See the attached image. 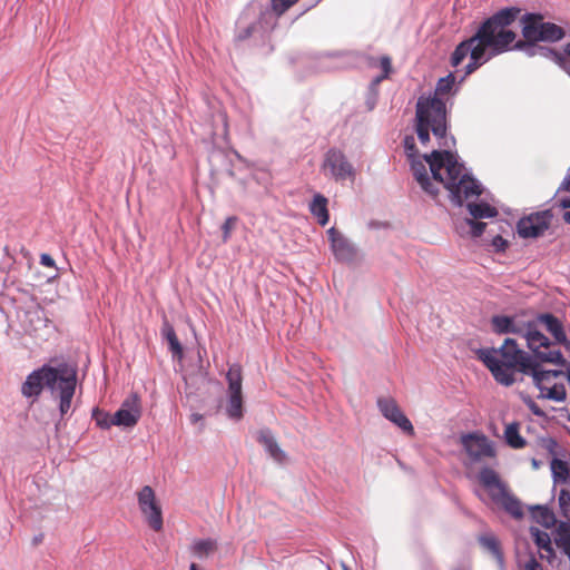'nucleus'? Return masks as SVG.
I'll return each instance as SVG.
<instances>
[{
    "mask_svg": "<svg viewBox=\"0 0 570 570\" xmlns=\"http://www.w3.org/2000/svg\"><path fill=\"white\" fill-rule=\"evenodd\" d=\"M323 167L325 170L328 169L336 180H345L354 175L352 165L338 149H330L326 153Z\"/></svg>",
    "mask_w": 570,
    "mask_h": 570,
    "instance_id": "nucleus-14",
    "label": "nucleus"
},
{
    "mask_svg": "<svg viewBox=\"0 0 570 570\" xmlns=\"http://www.w3.org/2000/svg\"><path fill=\"white\" fill-rule=\"evenodd\" d=\"M298 1L299 0H271L272 11L277 17H281Z\"/></svg>",
    "mask_w": 570,
    "mask_h": 570,
    "instance_id": "nucleus-34",
    "label": "nucleus"
},
{
    "mask_svg": "<svg viewBox=\"0 0 570 570\" xmlns=\"http://www.w3.org/2000/svg\"><path fill=\"white\" fill-rule=\"evenodd\" d=\"M520 12L521 10L517 7H508L485 19L472 37L455 47L451 56V65L458 67L470 56L466 75H471L495 56L512 49H524L525 42L517 41V33L510 29Z\"/></svg>",
    "mask_w": 570,
    "mask_h": 570,
    "instance_id": "nucleus-1",
    "label": "nucleus"
},
{
    "mask_svg": "<svg viewBox=\"0 0 570 570\" xmlns=\"http://www.w3.org/2000/svg\"><path fill=\"white\" fill-rule=\"evenodd\" d=\"M461 444L472 463L495 456L493 443L483 434L476 432L464 434L461 436Z\"/></svg>",
    "mask_w": 570,
    "mask_h": 570,
    "instance_id": "nucleus-9",
    "label": "nucleus"
},
{
    "mask_svg": "<svg viewBox=\"0 0 570 570\" xmlns=\"http://www.w3.org/2000/svg\"><path fill=\"white\" fill-rule=\"evenodd\" d=\"M560 205L563 208H570V196L560 199Z\"/></svg>",
    "mask_w": 570,
    "mask_h": 570,
    "instance_id": "nucleus-46",
    "label": "nucleus"
},
{
    "mask_svg": "<svg viewBox=\"0 0 570 570\" xmlns=\"http://www.w3.org/2000/svg\"><path fill=\"white\" fill-rule=\"evenodd\" d=\"M404 147L409 151L410 157H414L417 153L415 141L412 136H406L404 139Z\"/></svg>",
    "mask_w": 570,
    "mask_h": 570,
    "instance_id": "nucleus-39",
    "label": "nucleus"
},
{
    "mask_svg": "<svg viewBox=\"0 0 570 570\" xmlns=\"http://www.w3.org/2000/svg\"><path fill=\"white\" fill-rule=\"evenodd\" d=\"M327 235L332 249H348V242L340 230L332 227L327 230Z\"/></svg>",
    "mask_w": 570,
    "mask_h": 570,
    "instance_id": "nucleus-31",
    "label": "nucleus"
},
{
    "mask_svg": "<svg viewBox=\"0 0 570 570\" xmlns=\"http://www.w3.org/2000/svg\"><path fill=\"white\" fill-rule=\"evenodd\" d=\"M377 407L382 415L392 422L394 425L400 428L404 433L409 435L414 434V428L411 421L402 412L397 403L391 397H381L377 400Z\"/></svg>",
    "mask_w": 570,
    "mask_h": 570,
    "instance_id": "nucleus-13",
    "label": "nucleus"
},
{
    "mask_svg": "<svg viewBox=\"0 0 570 570\" xmlns=\"http://www.w3.org/2000/svg\"><path fill=\"white\" fill-rule=\"evenodd\" d=\"M504 436L507 443L513 449H521L525 445L524 439L519 433L518 423L507 425Z\"/></svg>",
    "mask_w": 570,
    "mask_h": 570,
    "instance_id": "nucleus-27",
    "label": "nucleus"
},
{
    "mask_svg": "<svg viewBox=\"0 0 570 570\" xmlns=\"http://www.w3.org/2000/svg\"><path fill=\"white\" fill-rule=\"evenodd\" d=\"M254 30H255V24H253V23L247 26L246 28L239 30L235 36L236 41H244V40L250 38Z\"/></svg>",
    "mask_w": 570,
    "mask_h": 570,
    "instance_id": "nucleus-38",
    "label": "nucleus"
},
{
    "mask_svg": "<svg viewBox=\"0 0 570 570\" xmlns=\"http://www.w3.org/2000/svg\"><path fill=\"white\" fill-rule=\"evenodd\" d=\"M334 253H335V257L337 261H344L347 258V255L351 254L352 252L341 250V252H334Z\"/></svg>",
    "mask_w": 570,
    "mask_h": 570,
    "instance_id": "nucleus-45",
    "label": "nucleus"
},
{
    "mask_svg": "<svg viewBox=\"0 0 570 570\" xmlns=\"http://www.w3.org/2000/svg\"><path fill=\"white\" fill-rule=\"evenodd\" d=\"M543 28V42H557L561 40L566 36V31L562 27L553 23V22H546Z\"/></svg>",
    "mask_w": 570,
    "mask_h": 570,
    "instance_id": "nucleus-28",
    "label": "nucleus"
},
{
    "mask_svg": "<svg viewBox=\"0 0 570 570\" xmlns=\"http://www.w3.org/2000/svg\"><path fill=\"white\" fill-rule=\"evenodd\" d=\"M40 263L46 267L55 268V259L48 253H42Z\"/></svg>",
    "mask_w": 570,
    "mask_h": 570,
    "instance_id": "nucleus-42",
    "label": "nucleus"
},
{
    "mask_svg": "<svg viewBox=\"0 0 570 570\" xmlns=\"http://www.w3.org/2000/svg\"><path fill=\"white\" fill-rule=\"evenodd\" d=\"M228 383L226 413L232 420L243 417L242 371L238 365H232L226 374Z\"/></svg>",
    "mask_w": 570,
    "mask_h": 570,
    "instance_id": "nucleus-8",
    "label": "nucleus"
},
{
    "mask_svg": "<svg viewBox=\"0 0 570 570\" xmlns=\"http://www.w3.org/2000/svg\"><path fill=\"white\" fill-rule=\"evenodd\" d=\"M567 393L563 384L553 383L546 392L540 393V397L562 402L566 400Z\"/></svg>",
    "mask_w": 570,
    "mask_h": 570,
    "instance_id": "nucleus-30",
    "label": "nucleus"
},
{
    "mask_svg": "<svg viewBox=\"0 0 570 570\" xmlns=\"http://www.w3.org/2000/svg\"><path fill=\"white\" fill-rule=\"evenodd\" d=\"M479 482L488 491L491 500L504 509L511 517H523L521 502L512 495L507 485L500 480L499 474L491 468H483L478 475Z\"/></svg>",
    "mask_w": 570,
    "mask_h": 570,
    "instance_id": "nucleus-7",
    "label": "nucleus"
},
{
    "mask_svg": "<svg viewBox=\"0 0 570 570\" xmlns=\"http://www.w3.org/2000/svg\"><path fill=\"white\" fill-rule=\"evenodd\" d=\"M237 223V218L232 216V217H228L224 224H223V233H224V238H226L230 230L235 228V225Z\"/></svg>",
    "mask_w": 570,
    "mask_h": 570,
    "instance_id": "nucleus-40",
    "label": "nucleus"
},
{
    "mask_svg": "<svg viewBox=\"0 0 570 570\" xmlns=\"http://www.w3.org/2000/svg\"><path fill=\"white\" fill-rule=\"evenodd\" d=\"M377 67L382 70V73L373 79V83L377 85L382 80L387 79L392 73V60L389 56H382L379 59Z\"/></svg>",
    "mask_w": 570,
    "mask_h": 570,
    "instance_id": "nucleus-32",
    "label": "nucleus"
},
{
    "mask_svg": "<svg viewBox=\"0 0 570 570\" xmlns=\"http://www.w3.org/2000/svg\"><path fill=\"white\" fill-rule=\"evenodd\" d=\"M481 546L490 551L499 561H502L499 541L492 533H485L479 538Z\"/></svg>",
    "mask_w": 570,
    "mask_h": 570,
    "instance_id": "nucleus-29",
    "label": "nucleus"
},
{
    "mask_svg": "<svg viewBox=\"0 0 570 570\" xmlns=\"http://www.w3.org/2000/svg\"><path fill=\"white\" fill-rule=\"evenodd\" d=\"M551 473L554 483L570 482V466L563 460L552 458L550 462Z\"/></svg>",
    "mask_w": 570,
    "mask_h": 570,
    "instance_id": "nucleus-21",
    "label": "nucleus"
},
{
    "mask_svg": "<svg viewBox=\"0 0 570 570\" xmlns=\"http://www.w3.org/2000/svg\"><path fill=\"white\" fill-rule=\"evenodd\" d=\"M563 188L567 190V191H570V178H567L563 184H562Z\"/></svg>",
    "mask_w": 570,
    "mask_h": 570,
    "instance_id": "nucleus-48",
    "label": "nucleus"
},
{
    "mask_svg": "<svg viewBox=\"0 0 570 570\" xmlns=\"http://www.w3.org/2000/svg\"><path fill=\"white\" fill-rule=\"evenodd\" d=\"M531 312H521L514 315H494L491 318L492 330L497 334H515L522 336L527 326Z\"/></svg>",
    "mask_w": 570,
    "mask_h": 570,
    "instance_id": "nucleus-12",
    "label": "nucleus"
},
{
    "mask_svg": "<svg viewBox=\"0 0 570 570\" xmlns=\"http://www.w3.org/2000/svg\"><path fill=\"white\" fill-rule=\"evenodd\" d=\"M327 204V198L322 194H316L309 204V212L321 226H325L330 220Z\"/></svg>",
    "mask_w": 570,
    "mask_h": 570,
    "instance_id": "nucleus-20",
    "label": "nucleus"
},
{
    "mask_svg": "<svg viewBox=\"0 0 570 570\" xmlns=\"http://www.w3.org/2000/svg\"><path fill=\"white\" fill-rule=\"evenodd\" d=\"M564 53L570 57V42H568L564 47Z\"/></svg>",
    "mask_w": 570,
    "mask_h": 570,
    "instance_id": "nucleus-50",
    "label": "nucleus"
},
{
    "mask_svg": "<svg viewBox=\"0 0 570 570\" xmlns=\"http://www.w3.org/2000/svg\"><path fill=\"white\" fill-rule=\"evenodd\" d=\"M256 439L274 461L278 463L285 462L286 453L279 448L271 430H259Z\"/></svg>",
    "mask_w": 570,
    "mask_h": 570,
    "instance_id": "nucleus-18",
    "label": "nucleus"
},
{
    "mask_svg": "<svg viewBox=\"0 0 570 570\" xmlns=\"http://www.w3.org/2000/svg\"><path fill=\"white\" fill-rule=\"evenodd\" d=\"M559 507L561 514L570 521V492L562 489L559 494Z\"/></svg>",
    "mask_w": 570,
    "mask_h": 570,
    "instance_id": "nucleus-35",
    "label": "nucleus"
},
{
    "mask_svg": "<svg viewBox=\"0 0 570 570\" xmlns=\"http://www.w3.org/2000/svg\"><path fill=\"white\" fill-rule=\"evenodd\" d=\"M546 21L540 13H525L521 18L522 36L524 38L525 47H531L542 41L543 28Z\"/></svg>",
    "mask_w": 570,
    "mask_h": 570,
    "instance_id": "nucleus-16",
    "label": "nucleus"
},
{
    "mask_svg": "<svg viewBox=\"0 0 570 570\" xmlns=\"http://www.w3.org/2000/svg\"><path fill=\"white\" fill-rule=\"evenodd\" d=\"M532 518L547 529L556 525L557 519L552 510L544 505H535L532 508Z\"/></svg>",
    "mask_w": 570,
    "mask_h": 570,
    "instance_id": "nucleus-23",
    "label": "nucleus"
},
{
    "mask_svg": "<svg viewBox=\"0 0 570 570\" xmlns=\"http://www.w3.org/2000/svg\"><path fill=\"white\" fill-rule=\"evenodd\" d=\"M161 335L168 342L169 350L173 353V355L180 358L183 356V347L177 338L173 325L168 321H165L163 323Z\"/></svg>",
    "mask_w": 570,
    "mask_h": 570,
    "instance_id": "nucleus-22",
    "label": "nucleus"
},
{
    "mask_svg": "<svg viewBox=\"0 0 570 570\" xmlns=\"http://www.w3.org/2000/svg\"><path fill=\"white\" fill-rule=\"evenodd\" d=\"M140 417V403L137 394L126 399L120 409L112 415L114 425L131 428L137 424Z\"/></svg>",
    "mask_w": 570,
    "mask_h": 570,
    "instance_id": "nucleus-15",
    "label": "nucleus"
},
{
    "mask_svg": "<svg viewBox=\"0 0 570 570\" xmlns=\"http://www.w3.org/2000/svg\"><path fill=\"white\" fill-rule=\"evenodd\" d=\"M550 210L530 214L518 222L517 230L522 238H537L544 234L551 225Z\"/></svg>",
    "mask_w": 570,
    "mask_h": 570,
    "instance_id": "nucleus-11",
    "label": "nucleus"
},
{
    "mask_svg": "<svg viewBox=\"0 0 570 570\" xmlns=\"http://www.w3.org/2000/svg\"><path fill=\"white\" fill-rule=\"evenodd\" d=\"M216 548H217L216 540L207 538V539L195 540L191 543L189 550L195 557L203 559V558L207 557L208 554H210L212 552H214L216 550Z\"/></svg>",
    "mask_w": 570,
    "mask_h": 570,
    "instance_id": "nucleus-24",
    "label": "nucleus"
},
{
    "mask_svg": "<svg viewBox=\"0 0 570 570\" xmlns=\"http://www.w3.org/2000/svg\"><path fill=\"white\" fill-rule=\"evenodd\" d=\"M92 419L96 421V424L104 430L109 429L111 425H114V419L112 416L99 409L92 410Z\"/></svg>",
    "mask_w": 570,
    "mask_h": 570,
    "instance_id": "nucleus-33",
    "label": "nucleus"
},
{
    "mask_svg": "<svg viewBox=\"0 0 570 570\" xmlns=\"http://www.w3.org/2000/svg\"><path fill=\"white\" fill-rule=\"evenodd\" d=\"M76 384L77 374L75 368L67 364H60L56 367L43 365L26 377L21 386V394L35 402L46 386L53 396L59 399V411L61 415H65L71 407Z\"/></svg>",
    "mask_w": 570,
    "mask_h": 570,
    "instance_id": "nucleus-2",
    "label": "nucleus"
},
{
    "mask_svg": "<svg viewBox=\"0 0 570 570\" xmlns=\"http://www.w3.org/2000/svg\"><path fill=\"white\" fill-rule=\"evenodd\" d=\"M469 224L471 225V233L474 237L480 236L485 228V224L481 222L469 220Z\"/></svg>",
    "mask_w": 570,
    "mask_h": 570,
    "instance_id": "nucleus-41",
    "label": "nucleus"
},
{
    "mask_svg": "<svg viewBox=\"0 0 570 570\" xmlns=\"http://www.w3.org/2000/svg\"><path fill=\"white\" fill-rule=\"evenodd\" d=\"M190 419H191L193 423H197L203 420V415L198 414V413H194V414H191Z\"/></svg>",
    "mask_w": 570,
    "mask_h": 570,
    "instance_id": "nucleus-47",
    "label": "nucleus"
},
{
    "mask_svg": "<svg viewBox=\"0 0 570 570\" xmlns=\"http://www.w3.org/2000/svg\"><path fill=\"white\" fill-rule=\"evenodd\" d=\"M540 50L546 55V56H551L552 59L558 62L559 65H561L566 71L570 75V62H564V58L561 53L554 51V50H551V49H546V48H540Z\"/></svg>",
    "mask_w": 570,
    "mask_h": 570,
    "instance_id": "nucleus-37",
    "label": "nucleus"
},
{
    "mask_svg": "<svg viewBox=\"0 0 570 570\" xmlns=\"http://www.w3.org/2000/svg\"><path fill=\"white\" fill-rule=\"evenodd\" d=\"M138 505L149 527L155 531H160L163 529V513L151 487L145 485L138 492Z\"/></svg>",
    "mask_w": 570,
    "mask_h": 570,
    "instance_id": "nucleus-10",
    "label": "nucleus"
},
{
    "mask_svg": "<svg viewBox=\"0 0 570 570\" xmlns=\"http://www.w3.org/2000/svg\"><path fill=\"white\" fill-rule=\"evenodd\" d=\"M424 159L430 166L433 179L444 185L455 204L462 205L464 200L481 194V186L474 178L463 173V165L458 163L451 151L433 150L430 155H425Z\"/></svg>",
    "mask_w": 570,
    "mask_h": 570,
    "instance_id": "nucleus-3",
    "label": "nucleus"
},
{
    "mask_svg": "<svg viewBox=\"0 0 570 570\" xmlns=\"http://www.w3.org/2000/svg\"><path fill=\"white\" fill-rule=\"evenodd\" d=\"M549 332L554 342L564 344L567 336L561 321L551 313H532L529 318V326L525 327L521 337L527 342L528 348L533 357L542 363L563 365L566 360L560 350L552 348V342L541 330Z\"/></svg>",
    "mask_w": 570,
    "mask_h": 570,
    "instance_id": "nucleus-4",
    "label": "nucleus"
},
{
    "mask_svg": "<svg viewBox=\"0 0 570 570\" xmlns=\"http://www.w3.org/2000/svg\"><path fill=\"white\" fill-rule=\"evenodd\" d=\"M455 82V76L449 73L439 79L434 96H421L416 102L415 131L421 144L430 141V131L436 138H444L446 135V108L445 102L439 96L448 95Z\"/></svg>",
    "mask_w": 570,
    "mask_h": 570,
    "instance_id": "nucleus-5",
    "label": "nucleus"
},
{
    "mask_svg": "<svg viewBox=\"0 0 570 570\" xmlns=\"http://www.w3.org/2000/svg\"><path fill=\"white\" fill-rule=\"evenodd\" d=\"M468 209L475 219L491 218L498 215V210L487 203H470L468 204Z\"/></svg>",
    "mask_w": 570,
    "mask_h": 570,
    "instance_id": "nucleus-26",
    "label": "nucleus"
},
{
    "mask_svg": "<svg viewBox=\"0 0 570 570\" xmlns=\"http://www.w3.org/2000/svg\"><path fill=\"white\" fill-rule=\"evenodd\" d=\"M563 220L567 223V224H570V212H566L563 214Z\"/></svg>",
    "mask_w": 570,
    "mask_h": 570,
    "instance_id": "nucleus-49",
    "label": "nucleus"
},
{
    "mask_svg": "<svg viewBox=\"0 0 570 570\" xmlns=\"http://www.w3.org/2000/svg\"><path fill=\"white\" fill-rule=\"evenodd\" d=\"M411 169L421 188L429 195L436 196L439 188L431 181L425 164L420 159H413L411 163Z\"/></svg>",
    "mask_w": 570,
    "mask_h": 570,
    "instance_id": "nucleus-19",
    "label": "nucleus"
},
{
    "mask_svg": "<svg viewBox=\"0 0 570 570\" xmlns=\"http://www.w3.org/2000/svg\"><path fill=\"white\" fill-rule=\"evenodd\" d=\"M478 356L494 380L504 386L512 385L515 382V372L524 374L534 360L513 338H505L499 348H480Z\"/></svg>",
    "mask_w": 570,
    "mask_h": 570,
    "instance_id": "nucleus-6",
    "label": "nucleus"
},
{
    "mask_svg": "<svg viewBox=\"0 0 570 570\" xmlns=\"http://www.w3.org/2000/svg\"><path fill=\"white\" fill-rule=\"evenodd\" d=\"M540 361L533 360L524 375H530L534 385L540 390V393L546 392L554 382V380L562 375V371L558 370H543L539 364Z\"/></svg>",
    "mask_w": 570,
    "mask_h": 570,
    "instance_id": "nucleus-17",
    "label": "nucleus"
},
{
    "mask_svg": "<svg viewBox=\"0 0 570 570\" xmlns=\"http://www.w3.org/2000/svg\"><path fill=\"white\" fill-rule=\"evenodd\" d=\"M465 76H468L466 72L464 73V76H462V79H465Z\"/></svg>",
    "mask_w": 570,
    "mask_h": 570,
    "instance_id": "nucleus-52",
    "label": "nucleus"
},
{
    "mask_svg": "<svg viewBox=\"0 0 570 570\" xmlns=\"http://www.w3.org/2000/svg\"><path fill=\"white\" fill-rule=\"evenodd\" d=\"M532 465H533L534 468H538V466H539V463H538V461H537L535 459H533V460H532Z\"/></svg>",
    "mask_w": 570,
    "mask_h": 570,
    "instance_id": "nucleus-51",
    "label": "nucleus"
},
{
    "mask_svg": "<svg viewBox=\"0 0 570 570\" xmlns=\"http://www.w3.org/2000/svg\"><path fill=\"white\" fill-rule=\"evenodd\" d=\"M525 403L533 414L538 416H542L544 414L543 411L535 404L534 401L529 400Z\"/></svg>",
    "mask_w": 570,
    "mask_h": 570,
    "instance_id": "nucleus-44",
    "label": "nucleus"
},
{
    "mask_svg": "<svg viewBox=\"0 0 570 570\" xmlns=\"http://www.w3.org/2000/svg\"><path fill=\"white\" fill-rule=\"evenodd\" d=\"M530 534L533 538L538 549L547 552V558H550L551 556H553L551 539L547 532L541 531L537 527H531Z\"/></svg>",
    "mask_w": 570,
    "mask_h": 570,
    "instance_id": "nucleus-25",
    "label": "nucleus"
},
{
    "mask_svg": "<svg viewBox=\"0 0 570 570\" xmlns=\"http://www.w3.org/2000/svg\"><path fill=\"white\" fill-rule=\"evenodd\" d=\"M539 445L542 450H544L552 458H557L558 454V443L552 438H541L539 440Z\"/></svg>",
    "mask_w": 570,
    "mask_h": 570,
    "instance_id": "nucleus-36",
    "label": "nucleus"
},
{
    "mask_svg": "<svg viewBox=\"0 0 570 570\" xmlns=\"http://www.w3.org/2000/svg\"><path fill=\"white\" fill-rule=\"evenodd\" d=\"M524 570H543L542 566L534 559L531 558L524 564Z\"/></svg>",
    "mask_w": 570,
    "mask_h": 570,
    "instance_id": "nucleus-43",
    "label": "nucleus"
}]
</instances>
